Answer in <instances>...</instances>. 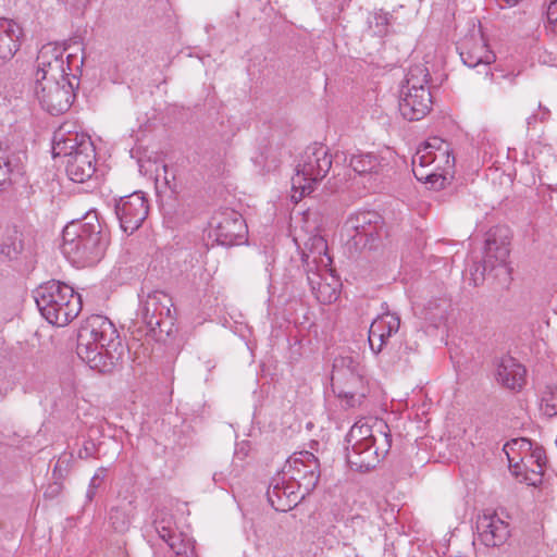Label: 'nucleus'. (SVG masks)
Segmentation results:
<instances>
[{
  "instance_id": "nucleus-12",
  "label": "nucleus",
  "mask_w": 557,
  "mask_h": 557,
  "mask_svg": "<svg viewBox=\"0 0 557 557\" xmlns=\"http://www.w3.org/2000/svg\"><path fill=\"white\" fill-rule=\"evenodd\" d=\"M121 230L134 233L148 215V201L141 191L121 197L114 206Z\"/></svg>"
},
{
  "instance_id": "nucleus-31",
  "label": "nucleus",
  "mask_w": 557,
  "mask_h": 557,
  "mask_svg": "<svg viewBox=\"0 0 557 557\" xmlns=\"http://www.w3.org/2000/svg\"><path fill=\"white\" fill-rule=\"evenodd\" d=\"M404 120L413 122L422 120L429 112L430 107H398Z\"/></svg>"
},
{
  "instance_id": "nucleus-15",
  "label": "nucleus",
  "mask_w": 557,
  "mask_h": 557,
  "mask_svg": "<svg viewBox=\"0 0 557 557\" xmlns=\"http://www.w3.org/2000/svg\"><path fill=\"white\" fill-rule=\"evenodd\" d=\"M475 528L478 539L487 547L503 545L510 535L509 523L492 509L478 515Z\"/></svg>"
},
{
  "instance_id": "nucleus-35",
  "label": "nucleus",
  "mask_w": 557,
  "mask_h": 557,
  "mask_svg": "<svg viewBox=\"0 0 557 557\" xmlns=\"http://www.w3.org/2000/svg\"><path fill=\"white\" fill-rule=\"evenodd\" d=\"M21 170L22 166H11L7 163H0V187L10 180L11 174L20 173Z\"/></svg>"
},
{
  "instance_id": "nucleus-26",
  "label": "nucleus",
  "mask_w": 557,
  "mask_h": 557,
  "mask_svg": "<svg viewBox=\"0 0 557 557\" xmlns=\"http://www.w3.org/2000/svg\"><path fill=\"white\" fill-rule=\"evenodd\" d=\"M25 247L23 233L15 226L8 227L0 243V256L8 260H15Z\"/></svg>"
},
{
  "instance_id": "nucleus-11",
  "label": "nucleus",
  "mask_w": 557,
  "mask_h": 557,
  "mask_svg": "<svg viewBox=\"0 0 557 557\" xmlns=\"http://www.w3.org/2000/svg\"><path fill=\"white\" fill-rule=\"evenodd\" d=\"M172 298L162 290H152L139 295L137 315L149 331L154 332L164 319H171Z\"/></svg>"
},
{
  "instance_id": "nucleus-34",
  "label": "nucleus",
  "mask_w": 557,
  "mask_h": 557,
  "mask_svg": "<svg viewBox=\"0 0 557 557\" xmlns=\"http://www.w3.org/2000/svg\"><path fill=\"white\" fill-rule=\"evenodd\" d=\"M369 23L371 26L375 25L376 33L384 34L388 25V13L383 11L375 12Z\"/></svg>"
},
{
  "instance_id": "nucleus-39",
  "label": "nucleus",
  "mask_w": 557,
  "mask_h": 557,
  "mask_svg": "<svg viewBox=\"0 0 557 557\" xmlns=\"http://www.w3.org/2000/svg\"><path fill=\"white\" fill-rule=\"evenodd\" d=\"M64 4L74 10H84L89 4L90 0H61Z\"/></svg>"
},
{
  "instance_id": "nucleus-10",
  "label": "nucleus",
  "mask_w": 557,
  "mask_h": 557,
  "mask_svg": "<svg viewBox=\"0 0 557 557\" xmlns=\"http://www.w3.org/2000/svg\"><path fill=\"white\" fill-rule=\"evenodd\" d=\"M209 225V237L222 246L238 244L247 234V225L243 216L237 211L231 209L216 212L211 218Z\"/></svg>"
},
{
  "instance_id": "nucleus-29",
  "label": "nucleus",
  "mask_w": 557,
  "mask_h": 557,
  "mask_svg": "<svg viewBox=\"0 0 557 557\" xmlns=\"http://www.w3.org/2000/svg\"><path fill=\"white\" fill-rule=\"evenodd\" d=\"M352 374H361V367L357 357L341 356L334 360L332 377L342 380Z\"/></svg>"
},
{
  "instance_id": "nucleus-7",
  "label": "nucleus",
  "mask_w": 557,
  "mask_h": 557,
  "mask_svg": "<svg viewBox=\"0 0 557 557\" xmlns=\"http://www.w3.org/2000/svg\"><path fill=\"white\" fill-rule=\"evenodd\" d=\"M454 166L450 145L436 136L421 144L412 157L413 175L421 182L436 183L441 180L443 185L447 176L453 175Z\"/></svg>"
},
{
  "instance_id": "nucleus-1",
  "label": "nucleus",
  "mask_w": 557,
  "mask_h": 557,
  "mask_svg": "<svg viewBox=\"0 0 557 557\" xmlns=\"http://www.w3.org/2000/svg\"><path fill=\"white\" fill-rule=\"evenodd\" d=\"M64 53L65 48L54 42H48L40 48L36 58L35 83L27 89L30 96L27 101H37L39 104L74 103V90L79 81L74 75L69 77L66 71L70 70L72 55L69 54L65 61Z\"/></svg>"
},
{
  "instance_id": "nucleus-4",
  "label": "nucleus",
  "mask_w": 557,
  "mask_h": 557,
  "mask_svg": "<svg viewBox=\"0 0 557 557\" xmlns=\"http://www.w3.org/2000/svg\"><path fill=\"white\" fill-rule=\"evenodd\" d=\"M62 252L77 268L91 267L104 256L108 235L103 232L96 211L70 222L62 234Z\"/></svg>"
},
{
  "instance_id": "nucleus-40",
  "label": "nucleus",
  "mask_w": 557,
  "mask_h": 557,
  "mask_svg": "<svg viewBox=\"0 0 557 557\" xmlns=\"http://www.w3.org/2000/svg\"><path fill=\"white\" fill-rule=\"evenodd\" d=\"M548 18L557 21V0L553 1L548 7Z\"/></svg>"
},
{
  "instance_id": "nucleus-17",
  "label": "nucleus",
  "mask_w": 557,
  "mask_h": 557,
  "mask_svg": "<svg viewBox=\"0 0 557 557\" xmlns=\"http://www.w3.org/2000/svg\"><path fill=\"white\" fill-rule=\"evenodd\" d=\"M428 70L423 65L410 67L406 75L405 84L399 89V104H424L433 103L434 97L430 89L424 86L428 82Z\"/></svg>"
},
{
  "instance_id": "nucleus-37",
  "label": "nucleus",
  "mask_w": 557,
  "mask_h": 557,
  "mask_svg": "<svg viewBox=\"0 0 557 557\" xmlns=\"http://www.w3.org/2000/svg\"><path fill=\"white\" fill-rule=\"evenodd\" d=\"M239 468H242V465H235V468L232 471L227 472V473L224 472V471L214 472L213 473V480L215 482H220V481H224V480H226V479H228L231 476L236 478V476L239 475V472H240Z\"/></svg>"
},
{
  "instance_id": "nucleus-3",
  "label": "nucleus",
  "mask_w": 557,
  "mask_h": 557,
  "mask_svg": "<svg viewBox=\"0 0 557 557\" xmlns=\"http://www.w3.org/2000/svg\"><path fill=\"white\" fill-rule=\"evenodd\" d=\"M76 351L90 369L107 373L122 359L124 347L114 324L108 318L95 314L79 327Z\"/></svg>"
},
{
  "instance_id": "nucleus-27",
  "label": "nucleus",
  "mask_w": 557,
  "mask_h": 557,
  "mask_svg": "<svg viewBox=\"0 0 557 557\" xmlns=\"http://www.w3.org/2000/svg\"><path fill=\"white\" fill-rule=\"evenodd\" d=\"M349 166L358 174H377L383 169V158L373 152L351 154Z\"/></svg>"
},
{
  "instance_id": "nucleus-32",
  "label": "nucleus",
  "mask_w": 557,
  "mask_h": 557,
  "mask_svg": "<svg viewBox=\"0 0 557 557\" xmlns=\"http://www.w3.org/2000/svg\"><path fill=\"white\" fill-rule=\"evenodd\" d=\"M0 163H7L11 166H22L23 153L8 147L4 148L0 143Z\"/></svg>"
},
{
  "instance_id": "nucleus-18",
  "label": "nucleus",
  "mask_w": 557,
  "mask_h": 557,
  "mask_svg": "<svg viewBox=\"0 0 557 557\" xmlns=\"http://www.w3.org/2000/svg\"><path fill=\"white\" fill-rule=\"evenodd\" d=\"M79 152L65 161L66 174L71 181L84 183L96 172V152L91 140H83Z\"/></svg>"
},
{
  "instance_id": "nucleus-42",
  "label": "nucleus",
  "mask_w": 557,
  "mask_h": 557,
  "mask_svg": "<svg viewBox=\"0 0 557 557\" xmlns=\"http://www.w3.org/2000/svg\"><path fill=\"white\" fill-rule=\"evenodd\" d=\"M89 455H90V451H89V449L87 447L84 448V451L83 450L79 451V457L81 458L87 457Z\"/></svg>"
},
{
  "instance_id": "nucleus-23",
  "label": "nucleus",
  "mask_w": 557,
  "mask_h": 557,
  "mask_svg": "<svg viewBox=\"0 0 557 557\" xmlns=\"http://www.w3.org/2000/svg\"><path fill=\"white\" fill-rule=\"evenodd\" d=\"M525 368L510 356H504L496 362L495 377L506 388L519 391L525 384Z\"/></svg>"
},
{
  "instance_id": "nucleus-2",
  "label": "nucleus",
  "mask_w": 557,
  "mask_h": 557,
  "mask_svg": "<svg viewBox=\"0 0 557 557\" xmlns=\"http://www.w3.org/2000/svg\"><path fill=\"white\" fill-rule=\"evenodd\" d=\"M319 478V460L312 453L294 454L272 479L267 493L271 506L281 511L292 509L314 490Z\"/></svg>"
},
{
  "instance_id": "nucleus-41",
  "label": "nucleus",
  "mask_w": 557,
  "mask_h": 557,
  "mask_svg": "<svg viewBox=\"0 0 557 557\" xmlns=\"http://www.w3.org/2000/svg\"><path fill=\"white\" fill-rule=\"evenodd\" d=\"M253 161L256 164L262 166V168H267L268 170L270 169V166H268L265 163H263V160L261 157H256L253 158Z\"/></svg>"
},
{
  "instance_id": "nucleus-6",
  "label": "nucleus",
  "mask_w": 557,
  "mask_h": 557,
  "mask_svg": "<svg viewBox=\"0 0 557 557\" xmlns=\"http://www.w3.org/2000/svg\"><path fill=\"white\" fill-rule=\"evenodd\" d=\"M34 298L41 315L52 325H67L82 310L81 295L59 281L40 285Z\"/></svg>"
},
{
  "instance_id": "nucleus-9",
  "label": "nucleus",
  "mask_w": 557,
  "mask_h": 557,
  "mask_svg": "<svg viewBox=\"0 0 557 557\" xmlns=\"http://www.w3.org/2000/svg\"><path fill=\"white\" fill-rule=\"evenodd\" d=\"M511 232L507 226H495L487 233L485 240V253L483 259V272L481 276L473 274V282L479 284L483 280L484 272L498 270L499 274L509 275L510 269L508 267L509 245Z\"/></svg>"
},
{
  "instance_id": "nucleus-38",
  "label": "nucleus",
  "mask_w": 557,
  "mask_h": 557,
  "mask_svg": "<svg viewBox=\"0 0 557 557\" xmlns=\"http://www.w3.org/2000/svg\"><path fill=\"white\" fill-rule=\"evenodd\" d=\"M162 539L169 544V546L171 547V549L176 554V555H182V554H185L186 550L185 549H182L177 543H176V537L175 536H172L169 534L168 537H165V534H162L161 535Z\"/></svg>"
},
{
  "instance_id": "nucleus-33",
  "label": "nucleus",
  "mask_w": 557,
  "mask_h": 557,
  "mask_svg": "<svg viewBox=\"0 0 557 557\" xmlns=\"http://www.w3.org/2000/svg\"><path fill=\"white\" fill-rule=\"evenodd\" d=\"M106 472L107 470L104 468H100L91 478L88 490L86 492V498L88 502H91L94 499L97 488L102 484L106 478Z\"/></svg>"
},
{
  "instance_id": "nucleus-43",
  "label": "nucleus",
  "mask_w": 557,
  "mask_h": 557,
  "mask_svg": "<svg viewBox=\"0 0 557 557\" xmlns=\"http://www.w3.org/2000/svg\"><path fill=\"white\" fill-rule=\"evenodd\" d=\"M244 449V447L242 446L239 450H236L235 453V459H239V460H243V458L240 457V453L242 450Z\"/></svg>"
},
{
  "instance_id": "nucleus-25",
  "label": "nucleus",
  "mask_w": 557,
  "mask_h": 557,
  "mask_svg": "<svg viewBox=\"0 0 557 557\" xmlns=\"http://www.w3.org/2000/svg\"><path fill=\"white\" fill-rule=\"evenodd\" d=\"M516 448L525 449L527 451L531 450L528 462L530 463L531 471L541 476L546 465L544 449L542 447H535L532 449L531 442L525 438L512 440L504 446V451L507 455L510 467L518 466L517 463H513L515 458L510 456V453L515 451Z\"/></svg>"
},
{
  "instance_id": "nucleus-5",
  "label": "nucleus",
  "mask_w": 557,
  "mask_h": 557,
  "mask_svg": "<svg viewBox=\"0 0 557 557\" xmlns=\"http://www.w3.org/2000/svg\"><path fill=\"white\" fill-rule=\"evenodd\" d=\"M346 459L351 470L367 472L389 451L392 436L388 425L382 420L372 424L360 420L346 436Z\"/></svg>"
},
{
  "instance_id": "nucleus-45",
  "label": "nucleus",
  "mask_w": 557,
  "mask_h": 557,
  "mask_svg": "<svg viewBox=\"0 0 557 557\" xmlns=\"http://www.w3.org/2000/svg\"><path fill=\"white\" fill-rule=\"evenodd\" d=\"M52 109H54L57 112H61L57 106H53Z\"/></svg>"
},
{
  "instance_id": "nucleus-21",
  "label": "nucleus",
  "mask_w": 557,
  "mask_h": 557,
  "mask_svg": "<svg viewBox=\"0 0 557 557\" xmlns=\"http://www.w3.org/2000/svg\"><path fill=\"white\" fill-rule=\"evenodd\" d=\"M308 282L315 298L322 304H332L338 298V278L330 267L317 268V271H308Z\"/></svg>"
},
{
  "instance_id": "nucleus-16",
  "label": "nucleus",
  "mask_w": 557,
  "mask_h": 557,
  "mask_svg": "<svg viewBox=\"0 0 557 557\" xmlns=\"http://www.w3.org/2000/svg\"><path fill=\"white\" fill-rule=\"evenodd\" d=\"M457 49L463 64L469 67L488 66L496 60V55L488 49L481 29L467 34L459 41Z\"/></svg>"
},
{
  "instance_id": "nucleus-20",
  "label": "nucleus",
  "mask_w": 557,
  "mask_h": 557,
  "mask_svg": "<svg viewBox=\"0 0 557 557\" xmlns=\"http://www.w3.org/2000/svg\"><path fill=\"white\" fill-rule=\"evenodd\" d=\"M332 386L334 393L348 408L360 406L369 392L362 374H352L342 380L332 377Z\"/></svg>"
},
{
  "instance_id": "nucleus-19",
  "label": "nucleus",
  "mask_w": 557,
  "mask_h": 557,
  "mask_svg": "<svg viewBox=\"0 0 557 557\" xmlns=\"http://www.w3.org/2000/svg\"><path fill=\"white\" fill-rule=\"evenodd\" d=\"M72 123H64L55 129L52 138V154L53 158L63 157L73 158L76 152H79L83 140H91L90 137L84 133L75 129Z\"/></svg>"
},
{
  "instance_id": "nucleus-13",
  "label": "nucleus",
  "mask_w": 557,
  "mask_h": 557,
  "mask_svg": "<svg viewBox=\"0 0 557 557\" xmlns=\"http://www.w3.org/2000/svg\"><path fill=\"white\" fill-rule=\"evenodd\" d=\"M312 215L311 212H307L304 216V225L301 231L305 236L297 235L295 242L300 246L299 242L304 245L302 260L308 265L311 263L315 264L317 268L330 267L332 263L331 258L327 255L326 240L317 233L318 225H309V219Z\"/></svg>"
},
{
  "instance_id": "nucleus-8",
  "label": "nucleus",
  "mask_w": 557,
  "mask_h": 557,
  "mask_svg": "<svg viewBox=\"0 0 557 557\" xmlns=\"http://www.w3.org/2000/svg\"><path fill=\"white\" fill-rule=\"evenodd\" d=\"M331 166L332 156L325 145L314 143L308 146L300 154L292 177V197L297 200L311 194L314 186L326 176Z\"/></svg>"
},
{
  "instance_id": "nucleus-36",
  "label": "nucleus",
  "mask_w": 557,
  "mask_h": 557,
  "mask_svg": "<svg viewBox=\"0 0 557 557\" xmlns=\"http://www.w3.org/2000/svg\"><path fill=\"white\" fill-rule=\"evenodd\" d=\"M16 381V375L13 373V369L8 372L5 368L0 367V387L3 385L4 388H11Z\"/></svg>"
},
{
  "instance_id": "nucleus-24",
  "label": "nucleus",
  "mask_w": 557,
  "mask_h": 557,
  "mask_svg": "<svg viewBox=\"0 0 557 557\" xmlns=\"http://www.w3.org/2000/svg\"><path fill=\"white\" fill-rule=\"evenodd\" d=\"M22 27L9 18H0V65L10 61L20 50Z\"/></svg>"
},
{
  "instance_id": "nucleus-22",
  "label": "nucleus",
  "mask_w": 557,
  "mask_h": 557,
  "mask_svg": "<svg viewBox=\"0 0 557 557\" xmlns=\"http://www.w3.org/2000/svg\"><path fill=\"white\" fill-rule=\"evenodd\" d=\"M400 326V319L397 314L386 312L379 315L369 329V345L374 354L382 351L383 347L388 344L393 334H396Z\"/></svg>"
},
{
  "instance_id": "nucleus-14",
  "label": "nucleus",
  "mask_w": 557,
  "mask_h": 557,
  "mask_svg": "<svg viewBox=\"0 0 557 557\" xmlns=\"http://www.w3.org/2000/svg\"><path fill=\"white\" fill-rule=\"evenodd\" d=\"M345 227L354 232L351 238L356 245L372 249L383 231L382 218L374 211L359 212L347 220Z\"/></svg>"
},
{
  "instance_id": "nucleus-28",
  "label": "nucleus",
  "mask_w": 557,
  "mask_h": 557,
  "mask_svg": "<svg viewBox=\"0 0 557 557\" xmlns=\"http://www.w3.org/2000/svg\"><path fill=\"white\" fill-rule=\"evenodd\" d=\"M134 512L135 506L132 500H121L110 510L109 520L112 528L116 532L121 533L127 531L134 517Z\"/></svg>"
},
{
  "instance_id": "nucleus-30",
  "label": "nucleus",
  "mask_w": 557,
  "mask_h": 557,
  "mask_svg": "<svg viewBox=\"0 0 557 557\" xmlns=\"http://www.w3.org/2000/svg\"><path fill=\"white\" fill-rule=\"evenodd\" d=\"M540 411L548 418L557 416V386L548 385L544 388L541 394Z\"/></svg>"
},
{
  "instance_id": "nucleus-44",
  "label": "nucleus",
  "mask_w": 557,
  "mask_h": 557,
  "mask_svg": "<svg viewBox=\"0 0 557 557\" xmlns=\"http://www.w3.org/2000/svg\"><path fill=\"white\" fill-rule=\"evenodd\" d=\"M503 1L509 5H513V4L518 3L520 0H503Z\"/></svg>"
}]
</instances>
